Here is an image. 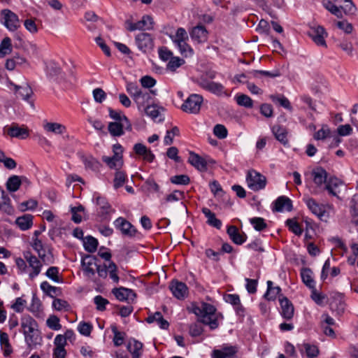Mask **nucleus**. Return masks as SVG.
Masks as SVG:
<instances>
[{
    "label": "nucleus",
    "instance_id": "1",
    "mask_svg": "<svg viewBox=\"0 0 358 358\" xmlns=\"http://www.w3.org/2000/svg\"><path fill=\"white\" fill-rule=\"evenodd\" d=\"M95 256L86 255L81 259V266L84 275L96 285L100 279H106L108 275L113 282L117 284L120 278L117 274V266L113 262L98 264Z\"/></svg>",
    "mask_w": 358,
    "mask_h": 358
},
{
    "label": "nucleus",
    "instance_id": "2",
    "mask_svg": "<svg viewBox=\"0 0 358 358\" xmlns=\"http://www.w3.org/2000/svg\"><path fill=\"white\" fill-rule=\"evenodd\" d=\"M24 341L29 348L41 343L42 338L36 321L29 315H24L20 321Z\"/></svg>",
    "mask_w": 358,
    "mask_h": 358
},
{
    "label": "nucleus",
    "instance_id": "3",
    "mask_svg": "<svg viewBox=\"0 0 358 358\" xmlns=\"http://www.w3.org/2000/svg\"><path fill=\"white\" fill-rule=\"evenodd\" d=\"M194 313L199 317L200 322L208 325L211 329L217 328V315L214 306L202 303L199 307L194 308Z\"/></svg>",
    "mask_w": 358,
    "mask_h": 358
},
{
    "label": "nucleus",
    "instance_id": "4",
    "mask_svg": "<svg viewBox=\"0 0 358 358\" xmlns=\"http://www.w3.org/2000/svg\"><path fill=\"white\" fill-rule=\"evenodd\" d=\"M203 101V99L202 96L197 94H192L185 101L181 106V109L185 113L196 114L201 109Z\"/></svg>",
    "mask_w": 358,
    "mask_h": 358
},
{
    "label": "nucleus",
    "instance_id": "5",
    "mask_svg": "<svg viewBox=\"0 0 358 358\" xmlns=\"http://www.w3.org/2000/svg\"><path fill=\"white\" fill-rule=\"evenodd\" d=\"M308 209L315 215L320 220L327 222L329 217V213L325 210V206L318 203L314 199L307 197L303 199Z\"/></svg>",
    "mask_w": 358,
    "mask_h": 358
},
{
    "label": "nucleus",
    "instance_id": "6",
    "mask_svg": "<svg viewBox=\"0 0 358 358\" xmlns=\"http://www.w3.org/2000/svg\"><path fill=\"white\" fill-rule=\"evenodd\" d=\"M135 43L139 50L143 53L150 52L154 48V38L150 34L141 32L135 36Z\"/></svg>",
    "mask_w": 358,
    "mask_h": 358
},
{
    "label": "nucleus",
    "instance_id": "7",
    "mask_svg": "<svg viewBox=\"0 0 358 358\" xmlns=\"http://www.w3.org/2000/svg\"><path fill=\"white\" fill-rule=\"evenodd\" d=\"M246 181L248 187L253 191H259L264 189L266 183L265 176L255 171L248 172Z\"/></svg>",
    "mask_w": 358,
    "mask_h": 358
},
{
    "label": "nucleus",
    "instance_id": "8",
    "mask_svg": "<svg viewBox=\"0 0 358 358\" xmlns=\"http://www.w3.org/2000/svg\"><path fill=\"white\" fill-rule=\"evenodd\" d=\"M24 258L28 264L29 277L33 280L39 275L41 271L43 266L41 261L30 252H26L24 253Z\"/></svg>",
    "mask_w": 358,
    "mask_h": 358
},
{
    "label": "nucleus",
    "instance_id": "9",
    "mask_svg": "<svg viewBox=\"0 0 358 358\" xmlns=\"http://www.w3.org/2000/svg\"><path fill=\"white\" fill-rule=\"evenodd\" d=\"M1 15L4 20L5 27L10 31H14L20 27L18 16L8 9H4L1 11Z\"/></svg>",
    "mask_w": 358,
    "mask_h": 358
},
{
    "label": "nucleus",
    "instance_id": "10",
    "mask_svg": "<svg viewBox=\"0 0 358 358\" xmlns=\"http://www.w3.org/2000/svg\"><path fill=\"white\" fill-rule=\"evenodd\" d=\"M199 85L203 90L217 96H222L225 94L224 87L220 83H215L203 78L200 80Z\"/></svg>",
    "mask_w": 358,
    "mask_h": 358
},
{
    "label": "nucleus",
    "instance_id": "11",
    "mask_svg": "<svg viewBox=\"0 0 358 358\" xmlns=\"http://www.w3.org/2000/svg\"><path fill=\"white\" fill-rule=\"evenodd\" d=\"M114 225L116 229H119L123 235L132 237L136 233L135 227L127 220L120 217L114 221Z\"/></svg>",
    "mask_w": 358,
    "mask_h": 358
},
{
    "label": "nucleus",
    "instance_id": "12",
    "mask_svg": "<svg viewBox=\"0 0 358 358\" xmlns=\"http://www.w3.org/2000/svg\"><path fill=\"white\" fill-rule=\"evenodd\" d=\"M155 95L156 90H143L140 92L139 95L134 99V101L137 105L138 110L142 111L143 109L147 106L146 105L148 104L152 98Z\"/></svg>",
    "mask_w": 358,
    "mask_h": 358
},
{
    "label": "nucleus",
    "instance_id": "13",
    "mask_svg": "<svg viewBox=\"0 0 358 358\" xmlns=\"http://www.w3.org/2000/svg\"><path fill=\"white\" fill-rule=\"evenodd\" d=\"M311 176L316 187L324 189L328 179V173L326 170L320 166L317 167L312 171Z\"/></svg>",
    "mask_w": 358,
    "mask_h": 358
},
{
    "label": "nucleus",
    "instance_id": "14",
    "mask_svg": "<svg viewBox=\"0 0 358 358\" xmlns=\"http://www.w3.org/2000/svg\"><path fill=\"white\" fill-rule=\"evenodd\" d=\"M309 36L317 45L327 46L325 38L327 36V33L323 27L317 26L312 27L309 32Z\"/></svg>",
    "mask_w": 358,
    "mask_h": 358
},
{
    "label": "nucleus",
    "instance_id": "15",
    "mask_svg": "<svg viewBox=\"0 0 358 358\" xmlns=\"http://www.w3.org/2000/svg\"><path fill=\"white\" fill-rule=\"evenodd\" d=\"M330 308L333 311L337 312L338 314L343 313L345 305L343 300V295L341 293H332L330 298Z\"/></svg>",
    "mask_w": 358,
    "mask_h": 358
},
{
    "label": "nucleus",
    "instance_id": "16",
    "mask_svg": "<svg viewBox=\"0 0 358 358\" xmlns=\"http://www.w3.org/2000/svg\"><path fill=\"white\" fill-rule=\"evenodd\" d=\"M208 31L203 25H197L189 31L192 39L198 43H205L208 40Z\"/></svg>",
    "mask_w": 358,
    "mask_h": 358
},
{
    "label": "nucleus",
    "instance_id": "17",
    "mask_svg": "<svg viewBox=\"0 0 358 358\" xmlns=\"http://www.w3.org/2000/svg\"><path fill=\"white\" fill-rule=\"evenodd\" d=\"M170 289L173 295L178 299H183L187 295V287L185 283L178 280H173L170 285Z\"/></svg>",
    "mask_w": 358,
    "mask_h": 358
},
{
    "label": "nucleus",
    "instance_id": "18",
    "mask_svg": "<svg viewBox=\"0 0 358 358\" xmlns=\"http://www.w3.org/2000/svg\"><path fill=\"white\" fill-rule=\"evenodd\" d=\"M93 199L95 201L96 206H99L98 213L101 214V216L108 215L112 211L111 206L105 197L97 193H94Z\"/></svg>",
    "mask_w": 358,
    "mask_h": 358
},
{
    "label": "nucleus",
    "instance_id": "19",
    "mask_svg": "<svg viewBox=\"0 0 358 358\" xmlns=\"http://www.w3.org/2000/svg\"><path fill=\"white\" fill-rule=\"evenodd\" d=\"M129 122H113L108 124V131L113 136H120L124 134V129H131Z\"/></svg>",
    "mask_w": 358,
    "mask_h": 358
},
{
    "label": "nucleus",
    "instance_id": "20",
    "mask_svg": "<svg viewBox=\"0 0 358 358\" xmlns=\"http://www.w3.org/2000/svg\"><path fill=\"white\" fill-rule=\"evenodd\" d=\"M188 162L199 171L204 172L207 171V161L193 152H189Z\"/></svg>",
    "mask_w": 358,
    "mask_h": 358
},
{
    "label": "nucleus",
    "instance_id": "21",
    "mask_svg": "<svg viewBox=\"0 0 358 358\" xmlns=\"http://www.w3.org/2000/svg\"><path fill=\"white\" fill-rule=\"evenodd\" d=\"M8 134L13 138L25 139L29 136V131L24 125L19 127L17 124H13L8 129Z\"/></svg>",
    "mask_w": 358,
    "mask_h": 358
},
{
    "label": "nucleus",
    "instance_id": "22",
    "mask_svg": "<svg viewBox=\"0 0 358 358\" xmlns=\"http://www.w3.org/2000/svg\"><path fill=\"white\" fill-rule=\"evenodd\" d=\"M227 234L230 239L236 245H242L247 240V236L245 233H240L238 228L235 226H229L227 228Z\"/></svg>",
    "mask_w": 358,
    "mask_h": 358
},
{
    "label": "nucleus",
    "instance_id": "23",
    "mask_svg": "<svg viewBox=\"0 0 358 358\" xmlns=\"http://www.w3.org/2000/svg\"><path fill=\"white\" fill-rule=\"evenodd\" d=\"M112 292L115 297L121 301L129 299L133 300L136 296L135 292L132 289L123 287L114 288Z\"/></svg>",
    "mask_w": 358,
    "mask_h": 358
},
{
    "label": "nucleus",
    "instance_id": "24",
    "mask_svg": "<svg viewBox=\"0 0 358 358\" xmlns=\"http://www.w3.org/2000/svg\"><path fill=\"white\" fill-rule=\"evenodd\" d=\"M281 307V315L287 320H290L294 315V306L291 301L287 297H282L279 299Z\"/></svg>",
    "mask_w": 358,
    "mask_h": 358
},
{
    "label": "nucleus",
    "instance_id": "25",
    "mask_svg": "<svg viewBox=\"0 0 358 358\" xmlns=\"http://www.w3.org/2000/svg\"><path fill=\"white\" fill-rule=\"evenodd\" d=\"M143 343L134 338L130 339L127 345L132 358H141L143 354Z\"/></svg>",
    "mask_w": 358,
    "mask_h": 358
},
{
    "label": "nucleus",
    "instance_id": "26",
    "mask_svg": "<svg viewBox=\"0 0 358 358\" xmlns=\"http://www.w3.org/2000/svg\"><path fill=\"white\" fill-rule=\"evenodd\" d=\"M273 210L282 212L283 210L291 211L292 209V201L287 196H279L274 203Z\"/></svg>",
    "mask_w": 358,
    "mask_h": 358
},
{
    "label": "nucleus",
    "instance_id": "27",
    "mask_svg": "<svg viewBox=\"0 0 358 358\" xmlns=\"http://www.w3.org/2000/svg\"><path fill=\"white\" fill-rule=\"evenodd\" d=\"M342 184L343 182L340 179L336 177H330L327 179L324 189L327 190L329 194L334 196H338V188L342 185Z\"/></svg>",
    "mask_w": 358,
    "mask_h": 358
},
{
    "label": "nucleus",
    "instance_id": "28",
    "mask_svg": "<svg viewBox=\"0 0 358 358\" xmlns=\"http://www.w3.org/2000/svg\"><path fill=\"white\" fill-rule=\"evenodd\" d=\"M236 353L235 347H224L220 350H213L212 358H234Z\"/></svg>",
    "mask_w": 358,
    "mask_h": 358
},
{
    "label": "nucleus",
    "instance_id": "29",
    "mask_svg": "<svg viewBox=\"0 0 358 358\" xmlns=\"http://www.w3.org/2000/svg\"><path fill=\"white\" fill-rule=\"evenodd\" d=\"M33 215L31 214H24L18 217L15 220V224L22 231L29 229L33 225Z\"/></svg>",
    "mask_w": 358,
    "mask_h": 358
},
{
    "label": "nucleus",
    "instance_id": "30",
    "mask_svg": "<svg viewBox=\"0 0 358 358\" xmlns=\"http://www.w3.org/2000/svg\"><path fill=\"white\" fill-rule=\"evenodd\" d=\"M301 277L303 282L310 289L315 287V282L313 279V273L309 268H302Z\"/></svg>",
    "mask_w": 358,
    "mask_h": 358
},
{
    "label": "nucleus",
    "instance_id": "31",
    "mask_svg": "<svg viewBox=\"0 0 358 358\" xmlns=\"http://www.w3.org/2000/svg\"><path fill=\"white\" fill-rule=\"evenodd\" d=\"M202 213L207 218V223L210 226L214 227L217 229H220L222 227V222L219 219L216 218L215 214L213 213L208 208H203Z\"/></svg>",
    "mask_w": 358,
    "mask_h": 358
},
{
    "label": "nucleus",
    "instance_id": "32",
    "mask_svg": "<svg viewBox=\"0 0 358 358\" xmlns=\"http://www.w3.org/2000/svg\"><path fill=\"white\" fill-rule=\"evenodd\" d=\"M267 290L264 295V297L268 301H275L277 296L281 292V288L279 286L273 287V282L268 280L267 282Z\"/></svg>",
    "mask_w": 358,
    "mask_h": 358
},
{
    "label": "nucleus",
    "instance_id": "33",
    "mask_svg": "<svg viewBox=\"0 0 358 358\" xmlns=\"http://www.w3.org/2000/svg\"><path fill=\"white\" fill-rule=\"evenodd\" d=\"M12 85L14 87L15 93L18 96H20L25 101H29V99L33 94V91L29 85H24L22 86H19L15 84H12Z\"/></svg>",
    "mask_w": 358,
    "mask_h": 358
},
{
    "label": "nucleus",
    "instance_id": "34",
    "mask_svg": "<svg viewBox=\"0 0 358 358\" xmlns=\"http://www.w3.org/2000/svg\"><path fill=\"white\" fill-rule=\"evenodd\" d=\"M102 160L110 169H117L120 168L123 164L122 160V155H113V157L103 156Z\"/></svg>",
    "mask_w": 358,
    "mask_h": 358
},
{
    "label": "nucleus",
    "instance_id": "35",
    "mask_svg": "<svg viewBox=\"0 0 358 358\" xmlns=\"http://www.w3.org/2000/svg\"><path fill=\"white\" fill-rule=\"evenodd\" d=\"M43 128L47 132L55 134H62L66 130L64 125L57 122H47L43 125Z\"/></svg>",
    "mask_w": 358,
    "mask_h": 358
},
{
    "label": "nucleus",
    "instance_id": "36",
    "mask_svg": "<svg viewBox=\"0 0 358 358\" xmlns=\"http://www.w3.org/2000/svg\"><path fill=\"white\" fill-rule=\"evenodd\" d=\"M272 131L275 138L283 145H286L288 143L287 131L285 128L280 126H274Z\"/></svg>",
    "mask_w": 358,
    "mask_h": 358
},
{
    "label": "nucleus",
    "instance_id": "37",
    "mask_svg": "<svg viewBox=\"0 0 358 358\" xmlns=\"http://www.w3.org/2000/svg\"><path fill=\"white\" fill-rule=\"evenodd\" d=\"M322 6L331 14L334 15L338 18H342V11L340 7L335 5L330 0H322Z\"/></svg>",
    "mask_w": 358,
    "mask_h": 358
},
{
    "label": "nucleus",
    "instance_id": "38",
    "mask_svg": "<svg viewBox=\"0 0 358 358\" xmlns=\"http://www.w3.org/2000/svg\"><path fill=\"white\" fill-rule=\"evenodd\" d=\"M83 246L88 252H94L97 249L98 241L91 236H87L83 239Z\"/></svg>",
    "mask_w": 358,
    "mask_h": 358
},
{
    "label": "nucleus",
    "instance_id": "39",
    "mask_svg": "<svg viewBox=\"0 0 358 358\" xmlns=\"http://www.w3.org/2000/svg\"><path fill=\"white\" fill-rule=\"evenodd\" d=\"M0 343L1 348L3 349V355L7 357L12 352V348L9 343L8 336L6 333L0 331Z\"/></svg>",
    "mask_w": 358,
    "mask_h": 358
},
{
    "label": "nucleus",
    "instance_id": "40",
    "mask_svg": "<svg viewBox=\"0 0 358 358\" xmlns=\"http://www.w3.org/2000/svg\"><path fill=\"white\" fill-rule=\"evenodd\" d=\"M143 110L145 112L146 115L149 116L153 120L157 119L161 114V112L163 110V108H160L157 105H147Z\"/></svg>",
    "mask_w": 358,
    "mask_h": 358
},
{
    "label": "nucleus",
    "instance_id": "41",
    "mask_svg": "<svg viewBox=\"0 0 358 358\" xmlns=\"http://www.w3.org/2000/svg\"><path fill=\"white\" fill-rule=\"evenodd\" d=\"M270 99L275 103H279L280 106H281L282 107L289 110H292V107L291 106V103L289 102V101L288 100L287 98H286L285 96H284L283 95H270Z\"/></svg>",
    "mask_w": 358,
    "mask_h": 358
},
{
    "label": "nucleus",
    "instance_id": "42",
    "mask_svg": "<svg viewBox=\"0 0 358 358\" xmlns=\"http://www.w3.org/2000/svg\"><path fill=\"white\" fill-rule=\"evenodd\" d=\"M34 250L37 252L39 258L43 261H45V250L44 249L43 245L41 240L38 238H33V242L31 244Z\"/></svg>",
    "mask_w": 358,
    "mask_h": 358
},
{
    "label": "nucleus",
    "instance_id": "43",
    "mask_svg": "<svg viewBox=\"0 0 358 358\" xmlns=\"http://www.w3.org/2000/svg\"><path fill=\"white\" fill-rule=\"evenodd\" d=\"M12 52L11 40L9 37H5L0 43V58L4 57L6 55Z\"/></svg>",
    "mask_w": 358,
    "mask_h": 358
},
{
    "label": "nucleus",
    "instance_id": "44",
    "mask_svg": "<svg viewBox=\"0 0 358 358\" xmlns=\"http://www.w3.org/2000/svg\"><path fill=\"white\" fill-rule=\"evenodd\" d=\"M21 180L18 176H10L6 182V188L9 192H16L21 185Z\"/></svg>",
    "mask_w": 358,
    "mask_h": 358
},
{
    "label": "nucleus",
    "instance_id": "45",
    "mask_svg": "<svg viewBox=\"0 0 358 358\" xmlns=\"http://www.w3.org/2000/svg\"><path fill=\"white\" fill-rule=\"evenodd\" d=\"M171 38L176 45L184 41H188L189 37L186 30L182 27L177 29L175 35L171 36Z\"/></svg>",
    "mask_w": 358,
    "mask_h": 358
},
{
    "label": "nucleus",
    "instance_id": "46",
    "mask_svg": "<svg viewBox=\"0 0 358 358\" xmlns=\"http://www.w3.org/2000/svg\"><path fill=\"white\" fill-rule=\"evenodd\" d=\"M175 45L178 48L180 53L184 57H192L194 55V50L187 43V41L180 42Z\"/></svg>",
    "mask_w": 358,
    "mask_h": 358
},
{
    "label": "nucleus",
    "instance_id": "47",
    "mask_svg": "<svg viewBox=\"0 0 358 358\" xmlns=\"http://www.w3.org/2000/svg\"><path fill=\"white\" fill-rule=\"evenodd\" d=\"M358 194H355L351 200L350 212L352 215V222L358 227Z\"/></svg>",
    "mask_w": 358,
    "mask_h": 358
},
{
    "label": "nucleus",
    "instance_id": "48",
    "mask_svg": "<svg viewBox=\"0 0 358 358\" xmlns=\"http://www.w3.org/2000/svg\"><path fill=\"white\" fill-rule=\"evenodd\" d=\"M46 72L49 76L55 78L61 73V69L57 63L51 61L46 64Z\"/></svg>",
    "mask_w": 358,
    "mask_h": 358
},
{
    "label": "nucleus",
    "instance_id": "49",
    "mask_svg": "<svg viewBox=\"0 0 358 358\" xmlns=\"http://www.w3.org/2000/svg\"><path fill=\"white\" fill-rule=\"evenodd\" d=\"M41 290L48 296L50 297H54L57 295V292L58 291V288L54 286H52L48 282L44 281L41 284Z\"/></svg>",
    "mask_w": 358,
    "mask_h": 358
},
{
    "label": "nucleus",
    "instance_id": "50",
    "mask_svg": "<svg viewBox=\"0 0 358 358\" xmlns=\"http://www.w3.org/2000/svg\"><path fill=\"white\" fill-rule=\"evenodd\" d=\"M126 90L134 100V99L139 95L143 89L140 88L138 85L134 83L128 82L126 85Z\"/></svg>",
    "mask_w": 358,
    "mask_h": 358
},
{
    "label": "nucleus",
    "instance_id": "51",
    "mask_svg": "<svg viewBox=\"0 0 358 358\" xmlns=\"http://www.w3.org/2000/svg\"><path fill=\"white\" fill-rule=\"evenodd\" d=\"M180 134L179 129L177 127H173L171 130H167L166 136L164 139V143L166 145H169L173 143V138Z\"/></svg>",
    "mask_w": 358,
    "mask_h": 358
},
{
    "label": "nucleus",
    "instance_id": "52",
    "mask_svg": "<svg viewBox=\"0 0 358 358\" xmlns=\"http://www.w3.org/2000/svg\"><path fill=\"white\" fill-rule=\"evenodd\" d=\"M185 64V60L178 57H173L167 64V69L175 71L178 68Z\"/></svg>",
    "mask_w": 358,
    "mask_h": 358
},
{
    "label": "nucleus",
    "instance_id": "53",
    "mask_svg": "<svg viewBox=\"0 0 358 358\" xmlns=\"http://www.w3.org/2000/svg\"><path fill=\"white\" fill-rule=\"evenodd\" d=\"M113 333L114 334L113 343L115 346H120L123 344L125 333L117 330L115 326L111 328Z\"/></svg>",
    "mask_w": 358,
    "mask_h": 358
},
{
    "label": "nucleus",
    "instance_id": "54",
    "mask_svg": "<svg viewBox=\"0 0 358 358\" xmlns=\"http://www.w3.org/2000/svg\"><path fill=\"white\" fill-rule=\"evenodd\" d=\"M286 225L289 228V230L294 234L300 236L302 234V229L299 224L294 219L287 220Z\"/></svg>",
    "mask_w": 358,
    "mask_h": 358
},
{
    "label": "nucleus",
    "instance_id": "55",
    "mask_svg": "<svg viewBox=\"0 0 358 358\" xmlns=\"http://www.w3.org/2000/svg\"><path fill=\"white\" fill-rule=\"evenodd\" d=\"M251 76L254 78H260L261 76H265L268 78H275L279 76L278 72H271L268 71L255 70L248 73Z\"/></svg>",
    "mask_w": 358,
    "mask_h": 358
},
{
    "label": "nucleus",
    "instance_id": "56",
    "mask_svg": "<svg viewBox=\"0 0 358 358\" xmlns=\"http://www.w3.org/2000/svg\"><path fill=\"white\" fill-rule=\"evenodd\" d=\"M250 224L257 231H262L267 227V224L262 217H252L250 219Z\"/></svg>",
    "mask_w": 358,
    "mask_h": 358
},
{
    "label": "nucleus",
    "instance_id": "57",
    "mask_svg": "<svg viewBox=\"0 0 358 358\" xmlns=\"http://www.w3.org/2000/svg\"><path fill=\"white\" fill-rule=\"evenodd\" d=\"M236 100L239 106H244L245 108L252 107V100L245 94H240L236 96Z\"/></svg>",
    "mask_w": 358,
    "mask_h": 358
},
{
    "label": "nucleus",
    "instance_id": "58",
    "mask_svg": "<svg viewBox=\"0 0 358 358\" xmlns=\"http://www.w3.org/2000/svg\"><path fill=\"white\" fill-rule=\"evenodd\" d=\"M213 134L220 139H224L227 136V128L222 124H216L213 128Z\"/></svg>",
    "mask_w": 358,
    "mask_h": 358
},
{
    "label": "nucleus",
    "instance_id": "59",
    "mask_svg": "<svg viewBox=\"0 0 358 358\" xmlns=\"http://www.w3.org/2000/svg\"><path fill=\"white\" fill-rule=\"evenodd\" d=\"M38 206V202L35 199H29L28 201L22 202L19 205V209L21 211H26L28 210H34Z\"/></svg>",
    "mask_w": 358,
    "mask_h": 358
},
{
    "label": "nucleus",
    "instance_id": "60",
    "mask_svg": "<svg viewBox=\"0 0 358 358\" xmlns=\"http://www.w3.org/2000/svg\"><path fill=\"white\" fill-rule=\"evenodd\" d=\"M170 180L173 184L182 185L189 184L190 181L189 178L187 175H176L172 176Z\"/></svg>",
    "mask_w": 358,
    "mask_h": 358
},
{
    "label": "nucleus",
    "instance_id": "61",
    "mask_svg": "<svg viewBox=\"0 0 358 358\" xmlns=\"http://www.w3.org/2000/svg\"><path fill=\"white\" fill-rule=\"evenodd\" d=\"M304 349L308 358L316 357L319 354V350L316 345L306 343L304 344Z\"/></svg>",
    "mask_w": 358,
    "mask_h": 358
},
{
    "label": "nucleus",
    "instance_id": "62",
    "mask_svg": "<svg viewBox=\"0 0 358 358\" xmlns=\"http://www.w3.org/2000/svg\"><path fill=\"white\" fill-rule=\"evenodd\" d=\"M58 274L59 268L57 266L50 267L45 273V275L55 282H59L61 281Z\"/></svg>",
    "mask_w": 358,
    "mask_h": 358
},
{
    "label": "nucleus",
    "instance_id": "63",
    "mask_svg": "<svg viewBox=\"0 0 358 358\" xmlns=\"http://www.w3.org/2000/svg\"><path fill=\"white\" fill-rule=\"evenodd\" d=\"M94 302L96 306V309L103 311L106 309V306L109 303V301L101 295H97L94 298Z\"/></svg>",
    "mask_w": 358,
    "mask_h": 358
},
{
    "label": "nucleus",
    "instance_id": "64",
    "mask_svg": "<svg viewBox=\"0 0 358 358\" xmlns=\"http://www.w3.org/2000/svg\"><path fill=\"white\" fill-rule=\"evenodd\" d=\"M330 135V130L327 125H323L322 127L314 134L315 140H324Z\"/></svg>",
    "mask_w": 358,
    "mask_h": 358
}]
</instances>
